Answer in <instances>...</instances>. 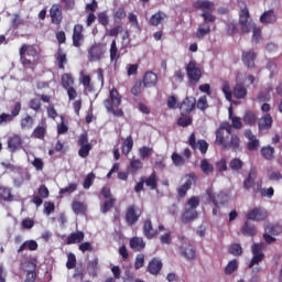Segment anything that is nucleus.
Returning a JSON list of instances; mask_svg holds the SVG:
<instances>
[{"mask_svg": "<svg viewBox=\"0 0 282 282\" xmlns=\"http://www.w3.org/2000/svg\"><path fill=\"white\" fill-rule=\"evenodd\" d=\"M260 153L264 160H274V148L271 145L262 147Z\"/></svg>", "mask_w": 282, "mask_h": 282, "instance_id": "de8ad7c7", "label": "nucleus"}, {"mask_svg": "<svg viewBox=\"0 0 282 282\" xmlns=\"http://www.w3.org/2000/svg\"><path fill=\"white\" fill-rule=\"evenodd\" d=\"M73 85H74V78L72 77V75L69 74L62 75V87H64V89H68Z\"/></svg>", "mask_w": 282, "mask_h": 282, "instance_id": "e2e57ef3", "label": "nucleus"}, {"mask_svg": "<svg viewBox=\"0 0 282 282\" xmlns=\"http://www.w3.org/2000/svg\"><path fill=\"white\" fill-rule=\"evenodd\" d=\"M273 122H274V120L272 119V115L267 113V115L262 116L258 120L259 131H270V129H272V123Z\"/></svg>", "mask_w": 282, "mask_h": 282, "instance_id": "a211bd4d", "label": "nucleus"}, {"mask_svg": "<svg viewBox=\"0 0 282 282\" xmlns=\"http://www.w3.org/2000/svg\"><path fill=\"white\" fill-rule=\"evenodd\" d=\"M85 28L83 24H75L73 29V46L79 48L85 43Z\"/></svg>", "mask_w": 282, "mask_h": 282, "instance_id": "9b49d317", "label": "nucleus"}, {"mask_svg": "<svg viewBox=\"0 0 282 282\" xmlns=\"http://www.w3.org/2000/svg\"><path fill=\"white\" fill-rule=\"evenodd\" d=\"M172 162H173L174 166H184V164H186V160L184 159V156H182L177 152H174L172 154Z\"/></svg>", "mask_w": 282, "mask_h": 282, "instance_id": "680f3d73", "label": "nucleus"}, {"mask_svg": "<svg viewBox=\"0 0 282 282\" xmlns=\"http://www.w3.org/2000/svg\"><path fill=\"white\" fill-rule=\"evenodd\" d=\"M185 183L181 185L177 189L178 197H186V194L188 193V191H191V186H193V184L197 182V176L195 175V173L185 175Z\"/></svg>", "mask_w": 282, "mask_h": 282, "instance_id": "f8f14e48", "label": "nucleus"}, {"mask_svg": "<svg viewBox=\"0 0 282 282\" xmlns=\"http://www.w3.org/2000/svg\"><path fill=\"white\" fill-rule=\"evenodd\" d=\"M199 169L204 175H210L215 173V166L208 161V159H203L200 161Z\"/></svg>", "mask_w": 282, "mask_h": 282, "instance_id": "c9c22d12", "label": "nucleus"}, {"mask_svg": "<svg viewBox=\"0 0 282 282\" xmlns=\"http://www.w3.org/2000/svg\"><path fill=\"white\" fill-rule=\"evenodd\" d=\"M152 155H153V148L143 145L139 149V156L141 160H147V158H151Z\"/></svg>", "mask_w": 282, "mask_h": 282, "instance_id": "603ef678", "label": "nucleus"}, {"mask_svg": "<svg viewBox=\"0 0 282 282\" xmlns=\"http://www.w3.org/2000/svg\"><path fill=\"white\" fill-rule=\"evenodd\" d=\"M180 253L182 257H185V259H188V261H193L197 254L193 245L186 242L181 245Z\"/></svg>", "mask_w": 282, "mask_h": 282, "instance_id": "f3484780", "label": "nucleus"}, {"mask_svg": "<svg viewBox=\"0 0 282 282\" xmlns=\"http://www.w3.org/2000/svg\"><path fill=\"white\" fill-rule=\"evenodd\" d=\"M122 105V96L118 93V89L112 88L109 93V97L104 101V106L108 113H112L116 118H122L124 111L120 108Z\"/></svg>", "mask_w": 282, "mask_h": 282, "instance_id": "f03ea898", "label": "nucleus"}, {"mask_svg": "<svg viewBox=\"0 0 282 282\" xmlns=\"http://www.w3.org/2000/svg\"><path fill=\"white\" fill-rule=\"evenodd\" d=\"M80 83L84 86L85 91H88V94H93L94 84H91V76L80 73Z\"/></svg>", "mask_w": 282, "mask_h": 282, "instance_id": "f704fd0d", "label": "nucleus"}, {"mask_svg": "<svg viewBox=\"0 0 282 282\" xmlns=\"http://www.w3.org/2000/svg\"><path fill=\"white\" fill-rule=\"evenodd\" d=\"M229 254L234 257H241L243 254V248L239 243H232L228 249Z\"/></svg>", "mask_w": 282, "mask_h": 282, "instance_id": "3c124183", "label": "nucleus"}, {"mask_svg": "<svg viewBox=\"0 0 282 282\" xmlns=\"http://www.w3.org/2000/svg\"><path fill=\"white\" fill-rule=\"evenodd\" d=\"M210 199L216 208H219V206H224V204L228 203V195L225 193H219L217 195L210 196Z\"/></svg>", "mask_w": 282, "mask_h": 282, "instance_id": "473e14b6", "label": "nucleus"}, {"mask_svg": "<svg viewBox=\"0 0 282 282\" xmlns=\"http://www.w3.org/2000/svg\"><path fill=\"white\" fill-rule=\"evenodd\" d=\"M162 260L158 258H152L148 264V272L150 274H160V272L162 271Z\"/></svg>", "mask_w": 282, "mask_h": 282, "instance_id": "393cba45", "label": "nucleus"}, {"mask_svg": "<svg viewBox=\"0 0 282 282\" xmlns=\"http://www.w3.org/2000/svg\"><path fill=\"white\" fill-rule=\"evenodd\" d=\"M264 232H269L270 235H273V237H279L282 232V226L279 224H269L264 226Z\"/></svg>", "mask_w": 282, "mask_h": 282, "instance_id": "ea45409f", "label": "nucleus"}, {"mask_svg": "<svg viewBox=\"0 0 282 282\" xmlns=\"http://www.w3.org/2000/svg\"><path fill=\"white\" fill-rule=\"evenodd\" d=\"M196 105L197 100L195 97H186L180 106L181 116H189L193 111H195Z\"/></svg>", "mask_w": 282, "mask_h": 282, "instance_id": "ddd939ff", "label": "nucleus"}, {"mask_svg": "<svg viewBox=\"0 0 282 282\" xmlns=\"http://www.w3.org/2000/svg\"><path fill=\"white\" fill-rule=\"evenodd\" d=\"M28 268H31V271L26 273L24 282H35L36 281V264L32 261L26 262Z\"/></svg>", "mask_w": 282, "mask_h": 282, "instance_id": "a19ab883", "label": "nucleus"}, {"mask_svg": "<svg viewBox=\"0 0 282 282\" xmlns=\"http://www.w3.org/2000/svg\"><path fill=\"white\" fill-rule=\"evenodd\" d=\"M97 21L100 25L107 28V25H109V14L107 13V11H101L97 13Z\"/></svg>", "mask_w": 282, "mask_h": 282, "instance_id": "5fc2aeb1", "label": "nucleus"}, {"mask_svg": "<svg viewBox=\"0 0 282 282\" xmlns=\"http://www.w3.org/2000/svg\"><path fill=\"white\" fill-rule=\"evenodd\" d=\"M144 87H155L158 85V75L153 72H147L143 76Z\"/></svg>", "mask_w": 282, "mask_h": 282, "instance_id": "c756f323", "label": "nucleus"}, {"mask_svg": "<svg viewBox=\"0 0 282 282\" xmlns=\"http://www.w3.org/2000/svg\"><path fill=\"white\" fill-rule=\"evenodd\" d=\"M239 268V263L237 260H231L228 262V264L225 268V274H232L237 269Z\"/></svg>", "mask_w": 282, "mask_h": 282, "instance_id": "338daca9", "label": "nucleus"}, {"mask_svg": "<svg viewBox=\"0 0 282 282\" xmlns=\"http://www.w3.org/2000/svg\"><path fill=\"white\" fill-rule=\"evenodd\" d=\"M143 177V183L150 191H155L158 188V174L155 172H152L149 177L141 176Z\"/></svg>", "mask_w": 282, "mask_h": 282, "instance_id": "2f4dec72", "label": "nucleus"}, {"mask_svg": "<svg viewBox=\"0 0 282 282\" xmlns=\"http://www.w3.org/2000/svg\"><path fill=\"white\" fill-rule=\"evenodd\" d=\"M210 32V25L203 23L196 32V39H204Z\"/></svg>", "mask_w": 282, "mask_h": 282, "instance_id": "864d4df0", "label": "nucleus"}, {"mask_svg": "<svg viewBox=\"0 0 282 282\" xmlns=\"http://www.w3.org/2000/svg\"><path fill=\"white\" fill-rule=\"evenodd\" d=\"M274 91V86L272 84H268L264 87V90H261L258 96H257V100L259 102H270V100H272V96L270 95L271 93Z\"/></svg>", "mask_w": 282, "mask_h": 282, "instance_id": "6ab92c4d", "label": "nucleus"}, {"mask_svg": "<svg viewBox=\"0 0 282 282\" xmlns=\"http://www.w3.org/2000/svg\"><path fill=\"white\" fill-rule=\"evenodd\" d=\"M188 144L191 149H193V151H197V147H198V151H200L202 155H206V153H208V142H206V140L204 139H200L197 141L195 137V132H193L189 135Z\"/></svg>", "mask_w": 282, "mask_h": 282, "instance_id": "1a4fd4ad", "label": "nucleus"}, {"mask_svg": "<svg viewBox=\"0 0 282 282\" xmlns=\"http://www.w3.org/2000/svg\"><path fill=\"white\" fill-rule=\"evenodd\" d=\"M23 147V139H21V135L13 134L9 137L8 139V149L11 151V153H15V151H19V149H22Z\"/></svg>", "mask_w": 282, "mask_h": 282, "instance_id": "dca6fc26", "label": "nucleus"}, {"mask_svg": "<svg viewBox=\"0 0 282 282\" xmlns=\"http://www.w3.org/2000/svg\"><path fill=\"white\" fill-rule=\"evenodd\" d=\"M240 144L241 140L239 139V135L231 134L230 142L228 141V147H231L232 151H239Z\"/></svg>", "mask_w": 282, "mask_h": 282, "instance_id": "052dcab7", "label": "nucleus"}, {"mask_svg": "<svg viewBox=\"0 0 282 282\" xmlns=\"http://www.w3.org/2000/svg\"><path fill=\"white\" fill-rule=\"evenodd\" d=\"M66 268L67 270H74L76 268V254L72 252L67 254Z\"/></svg>", "mask_w": 282, "mask_h": 282, "instance_id": "774afa93", "label": "nucleus"}, {"mask_svg": "<svg viewBox=\"0 0 282 282\" xmlns=\"http://www.w3.org/2000/svg\"><path fill=\"white\" fill-rule=\"evenodd\" d=\"M248 19H250V11L248 10V7L245 6L239 14L240 28L245 34H249V32H252V28H254V22L248 21Z\"/></svg>", "mask_w": 282, "mask_h": 282, "instance_id": "0eeeda50", "label": "nucleus"}, {"mask_svg": "<svg viewBox=\"0 0 282 282\" xmlns=\"http://www.w3.org/2000/svg\"><path fill=\"white\" fill-rule=\"evenodd\" d=\"M177 124L178 127H184V128L191 127V124H193V118L187 115H182V117L177 119Z\"/></svg>", "mask_w": 282, "mask_h": 282, "instance_id": "4d7b16f0", "label": "nucleus"}, {"mask_svg": "<svg viewBox=\"0 0 282 282\" xmlns=\"http://www.w3.org/2000/svg\"><path fill=\"white\" fill-rule=\"evenodd\" d=\"M77 144L79 147V150H78L79 158H83V159L89 158V153L91 149H94V147L91 145V143H89V137L87 135V133H82L78 137Z\"/></svg>", "mask_w": 282, "mask_h": 282, "instance_id": "423d86ee", "label": "nucleus"}, {"mask_svg": "<svg viewBox=\"0 0 282 282\" xmlns=\"http://www.w3.org/2000/svg\"><path fill=\"white\" fill-rule=\"evenodd\" d=\"M242 120L245 124H248V127H253V124H257V113L250 110L246 111Z\"/></svg>", "mask_w": 282, "mask_h": 282, "instance_id": "37998d69", "label": "nucleus"}, {"mask_svg": "<svg viewBox=\"0 0 282 282\" xmlns=\"http://www.w3.org/2000/svg\"><path fill=\"white\" fill-rule=\"evenodd\" d=\"M193 6L196 10H202L203 12H213L215 10V2L208 0H198Z\"/></svg>", "mask_w": 282, "mask_h": 282, "instance_id": "b1692460", "label": "nucleus"}, {"mask_svg": "<svg viewBox=\"0 0 282 282\" xmlns=\"http://www.w3.org/2000/svg\"><path fill=\"white\" fill-rule=\"evenodd\" d=\"M263 250H265V242H254L251 246V261L248 265L249 269H252L253 265H259L263 259H265V253H263Z\"/></svg>", "mask_w": 282, "mask_h": 282, "instance_id": "7ed1b4c3", "label": "nucleus"}, {"mask_svg": "<svg viewBox=\"0 0 282 282\" xmlns=\"http://www.w3.org/2000/svg\"><path fill=\"white\" fill-rule=\"evenodd\" d=\"M20 127L23 131H30L32 127H34V118H32L30 115H26L20 120Z\"/></svg>", "mask_w": 282, "mask_h": 282, "instance_id": "4c0bfd02", "label": "nucleus"}, {"mask_svg": "<svg viewBox=\"0 0 282 282\" xmlns=\"http://www.w3.org/2000/svg\"><path fill=\"white\" fill-rule=\"evenodd\" d=\"M260 23H276V14L274 13V10L270 9L268 11H264L260 17Z\"/></svg>", "mask_w": 282, "mask_h": 282, "instance_id": "c85d7f7f", "label": "nucleus"}, {"mask_svg": "<svg viewBox=\"0 0 282 282\" xmlns=\"http://www.w3.org/2000/svg\"><path fill=\"white\" fill-rule=\"evenodd\" d=\"M229 120H231V127L234 129H241V127H243L239 117H232V108H229Z\"/></svg>", "mask_w": 282, "mask_h": 282, "instance_id": "bf43d9fd", "label": "nucleus"}, {"mask_svg": "<svg viewBox=\"0 0 282 282\" xmlns=\"http://www.w3.org/2000/svg\"><path fill=\"white\" fill-rule=\"evenodd\" d=\"M56 62L58 63V69H65V65H67V54H65L61 47L57 50Z\"/></svg>", "mask_w": 282, "mask_h": 282, "instance_id": "a18cd8bd", "label": "nucleus"}, {"mask_svg": "<svg viewBox=\"0 0 282 282\" xmlns=\"http://www.w3.org/2000/svg\"><path fill=\"white\" fill-rule=\"evenodd\" d=\"M232 94L237 100H243L248 96V88L242 83H238L235 85Z\"/></svg>", "mask_w": 282, "mask_h": 282, "instance_id": "5701e85b", "label": "nucleus"}, {"mask_svg": "<svg viewBox=\"0 0 282 282\" xmlns=\"http://www.w3.org/2000/svg\"><path fill=\"white\" fill-rule=\"evenodd\" d=\"M143 235L145 239H154V237H158V229H153V223H151V219L144 220Z\"/></svg>", "mask_w": 282, "mask_h": 282, "instance_id": "4be33fe9", "label": "nucleus"}, {"mask_svg": "<svg viewBox=\"0 0 282 282\" xmlns=\"http://www.w3.org/2000/svg\"><path fill=\"white\" fill-rule=\"evenodd\" d=\"M24 250H30L31 252L39 250V242H36V240H26L19 247L17 252L18 254H21V252H24Z\"/></svg>", "mask_w": 282, "mask_h": 282, "instance_id": "cd10ccee", "label": "nucleus"}, {"mask_svg": "<svg viewBox=\"0 0 282 282\" xmlns=\"http://www.w3.org/2000/svg\"><path fill=\"white\" fill-rule=\"evenodd\" d=\"M223 94H225V98L226 100H228L229 102L232 101V96L234 93L230 89V83L229 82H225L224 86H223Z\"/></svg>", "mask_w": 282, "mask_h": 282, "instance_id": "69168bd1", "label": "nucleus"}, {"mask_svg": "<svg viewBox=\"0 0 282 282\" xmlns=\"http://www.w3.org/2000/svg\"><path fill=\"white\" fill-rule=\"evenodd\" d=\"M162 21H164V13L159 11L151 15L150 25H153V28H158V25H160Z\"/></svg>", "mask_w": 282, "mask_h": 282, "instance_id": "09e8293b", "label": "nucleus"}, {"mask_svg": "<svg viewBox=\"0 0 282 282\" xmlns=\"http://www.w3.org/2000/svg\"><path fill=\"white\" fill-rule=\"evenodd\" d=\"M229 166L231 171H241L243 169V161L239 158H235L230 161Z\"/></svg>", "mask_w": 282, "mask_h": 282, "instance_id": "0e129e2a", "label": "nucleus"}, {"mask_svg": "<svg viewBox=\"0 0 282 282\" xmlns=\"http://www.w3.org/2000/svg\"><path fill=\"white\" fill-rule=\"evenodd\" d=\"M257 56L258 54L254 50L242 51L241 61L245 67H248V69H254V61H257Z\"/></svg>", "mask_w": 282, "mask_h": 282, "instance_id": "2eb2a0df", "label": "nucleus"}, {"mask_svg": "<svg viewBox=\"0 0 282 282\" xmlns=\"http://www.w3.org/2000/svg\"><path fill=\"white\" fill-rule=\"evenodd\" d=\"M127 18V11L124 10V7H119L115 13H113V19L116 21V23H120V21H122V19Z\"/></svg>", "mask_w": 282, "mask_h": 282, "instance_id": "6e6d98bb", "label": "nucleus"}, {"mask_svg": "<svg viewBox=\"0 0 282 282\" xmlns=\"http://www.w3.org/2000/svg\"><path fill=\"white\" fill-rule=\"evenodd\" d=\"M78 189V184L69 183L66 187L59 189V195H72Z\"/></svg>", "mask_w": 282, "mask_h": 282, "instance_id": "13d9d810", "label": "nucleus"}, {"mask_svg": "<svg viewBox=\"0 0 282 282\" xmlns=\"http://www.w3.org/2000/svg\"><path fill=\"white\" fill-rule=\"evenodd\" d=\"M142 217V208L138 207V205H130L127 207L124 213V221L129 228L135 226L140 218Z\"/></svg>", "mask_w": 282, "mask_h": 282, "instance_id": "20e7f679", "label": "nucleus"}, {"mask_svg": "<svg viewBox=\"0 0 282 282\" xmlns=\"http://www.w3.org/2000/svg\"><path fill=\"white\" fill-rule=\"evenodd\" d=\"M269 217H270V213H268V209L261 206L254 207L249 212H247L246 214V219H248L249 221H257V223L268 221Z\"/></svg>", "mask_w": 282, "mask_h": 282, "instance_id": "39448f33", "label": "nucleus"}, {"mask_svg": "<svg viewBox=\"0 0 282 282\" xmlns=\"http://www.w3.org/2000/svg\"><path fill=\"white\" fill-rule=\"evenodd\" d=\"M142 169H144V163H142L140 159H132L128 166V171H130L132 175H135V173H138L139 171H142Z\"/></svg>", "mask_w": 282, "mask_h": 282, "instance_id": "e433bc0d", "label": "nucleus"}, {"mask_svg": "<svg viewBox=\"0 0 282 282\" xmlns=\"http://www.w3.org/2000/svg\"><path fill=\"white\" fill-rule=\"evenodd\" d=\"M0 202H14V195L10 187L3 185L0 186Z\"/></svg>", "mask_w": 282, "mask_h": 282, "instance_id": "bb28decb", "label": "nucleus"}, {"mask_svg": "<svg viewBox=\"0 0 282 282\" xmlns=\"http://www.w3.org/2000/svg\"><path fill=\"white\" fill-rule=\"evenodd\" d=\"M20 63L24 69H34L39 65V50L33 44H22L19 50Z\"/></svg>", "mask_w": 282, "mask_h": 282, "instance_id": "f257e3e1", "label": "nucleus"}, {"mask_svg": "<svg viewBox=\"0 0 282 282\" xmlns=\"http://www.w3.org/2000/svg\"><path fill=\"white\" fill-rule=\"evenodd\" d=\"M254 180H257V170H250L248 177L243 181V188L247 191L252 188Z\"/></svg>", "mask_w": 282, "mask_h": 282, "instance_id": "49530a36", "label": "nucleus"}, {"mask_svg": "<svg viewBox=\"0 0 282 282\" xmlns=\"http://www.w3.org/2000/svg\"><path fill=\"white\" fill-rule=\"evenodd\" d=\"M110 61L113 63H118L120 61V52H118V44L116 40H112L110 44Z\"/></svg>", "mask_w": 282, "mask_h": 282, "instance_id": "c03bdc74", "label": "nucleus"}, {"mask_svg": "<svg viewBox=\"0 0 282 282\" xmlns=\"http://www.w3.org/2000/svg\"><path fill=\"white\" fill-rule=\"evenodd\" d=\"M105 52L102 51V46L99 44H93L88 48V61L89 63H98V61H101Z\"/></svg>", "mask_w": 282, "mask_h": 282, "instance_id": "4468645a", "label": "nucleus"}, {"mask_svg": "<svg viewBox=\"0 0 282 282\" xmlns=\"http://www.w3.org/2000/svg\"><path fill=\"white\" fill-rule=\"evenodd\" d=\"M240 232L243 237H257V226L247 219L240 228Z\"/></svg>", "mask_w": 282, "mask_h": 282, "instance_id": "aec40b11", "label": "nucleus"}, {"mask_svg": "<svg viewBox=\"0 0 282 282\" xmlns=\"http://www.w3.org/2000/svg\"><path fill=\"white\" fill-rule=\"evenodd\" d=\"M197 217H199L197 209H191L188 207H185V210L181 216V220L183 224H191V221H195Z\"/></svg>", "mask_w": 282, "mask_h": 282, "instance_id": "412c9836", "label": "nucleus"}, {"mask_svg": "<svg viewBox=\"0 0 282 282\" xmlns=\"http://www.w3.org/2000/svg\"><path fill=\"white\" fill-rule=\"evenodd\" d=\"M45 133H47V128L43 126H37L32 132L33 138H36L37 140H44Z\"/></svg>", "mask_w": 282, "mask_h": 282, "instance_id": "8fccbe9b", "label": "nucleus"}, {"mask_svg": "<svg viewBox=\"0 0 282 282\" xmlns=\"http://www.w3.org/2000/svg\"><path fill=\"white\" fill-rule=\"evenodd\" d=\"M50 18L53 25H61V23H63V4H52L50 9Z\"/></svg>", "mask_w": 282, "mask_h": 282, "instance_id": "9d476101", "label": "nucleus"}, {"mask_svg": "<svg viewBox=\"0 0 282 282\" xmlns=\"http://www.w3.org/2000/svg\"><path fill=\"white\" fill-rule=\"evenodd\" d=\"M72 210L75 215H85V213H87V205H85V203L74 200L72 204Z\"/></svg>", "mask_w": 282, "mask_h": 282, "instance_id": "79ce46f5", "label": "nucleus"}, {"mask_svg": "<svg viewBox=\"0 0 282 282\" xmlns=\"http://www.w3.org/2000/svg\"><path fill=\"white\" fill-rule=\"evenodd\" d=\"M132 150H133V137L129 135L126 138V140L121 145V153H123V155H129Z\"/></svg>", "mask_w": 282, "mask_h": 282, "instance_id": "58836bf2", "label": "nucleus"}, {"mask_svg": "<svg viewBox=\"0 0 282 282\" xmlns=\"http://www.w3.org/2000/svg\"><path fill=\"white\" fill-rule=\"evenodd\" d=\"M84 239H85V232H83V231L72 232L66 238V243H67V246H72L74 243H82V241Z\"/></svg>", "mask_w": 282, "mask_h": 282, "instance_id": "7c9ffc66", "label": "nucleus"}, {"mask_svg": "<svg viewBox=\"0 0 282 282\" xmlns=\"http://www.w3.org/2000/svg\"><path fill=\"white\" fill-rule=\"evenodd\" d=\"M147 243L144 242V239L140 237H133L130 239V248L132 250H135L137 252H140V250H144V247Z\"/></svg>", "mask_w": 282, "mask_h": 282, "instance_id": "72a5a7b5", "label": "nucleus"}, {"mask_svg": "<svg viewBox=\"0 0 282 282\" xmlns=\"http://www.w3.org/2000/svg\"><path fill=\"white\" fill-rule=\"evenodd\" d=\"M186 74L189 83L197 85L198 80H202V69L197 67V62L191 61L186 66Z\"/></svg>", "mask_w": 282, "mask_h": 282, "instance_id": "6e6552de", "label": "nucleus"}, {"mask_svg": "<svg viewBox=\"0 0 282 282\" xmlns=\"http://www.w3.org/2000/svg\"><path fill=\"white\" fill-rule=\"evenodd\" d=\"M228 140H230V137L226 135L225 131L218 129L216 130L215 144L223 147V149H228Z\"/></svg>", "mask_w": 282, "mask_h": 282, "instance_id": "a878e982", "label": "nucleus"}]
</instances>
